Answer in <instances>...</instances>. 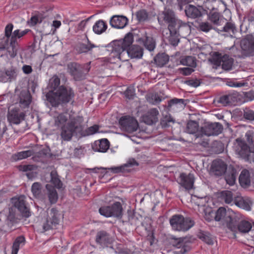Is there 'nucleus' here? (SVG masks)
<instances>
[{"instance_id": "f257e3e1", "label": "nucleus", "mask_w": 254, "mask_h": 254, "mask_svg": "<svg viewBox=\"0 0 254 254\" xmlns=\"http://www.w3.org/2000/svg\"><path fill=\"white\" fill-rule=\"evenodd\" d=\"M133 41V35L130 33H127L124 39L114 41L111 57L123 62L127 61L129 57L131 58H141L143 55V49L141 47L133 45L128 49Z\"/></svg>"}, {"instance_id": "f03ea898", "label": "nucleus", "mask_w": 254, "mask_h": 254, "mask_svg": "<svg viewBox=\"0 0 254 254\" xmlns=\"http://www.w3.org/2000/svg\"><path fill=\"white\" fill-rule=\"evenodd\" d=\"M31 102L30 94L27 91L21 92L19 95V102L8 108L7 118L11 125H19L24 120L26 112L25 109L29 107Z\"/></svg>"}, {"instance_id": "7ed1b4c3", "label": "nucleus", "mask_w": 254, "mask_h": 254, "mask_svg": "<svg viewBox=\"0 0 254 254\" xmlns=\"http://www.w3.org/2000/svg\"><path fill=\"white\" fill-rule=\"evenodd\" d=\"M74 96V92L71 88L62 85L55 91H49L46 97L53 106H58L60 104H73Z\"/></svg>"}, {"instance_id": "20e7f679", "label": "nucleus", "mask_w": 254, "mask_h": 254, "mask_svg": "<svg viewBox=\"0 0 254 254\" xmlns=\"http://www.w3.org/2000/svg\"><path fill=\"white\" fill-rule=\"evenodd\" d=\"M227 227L234 233H240L246 234L249 232L252 228V224L246 220L237 221L236 217L229 216L227 217Z\"/></svg>"}, {"instance_id": "39448f33", "label": "nucleus", "mask_w": 254, "mask_h": 254, "mask_svg": "<svg viewBox=\"0 0 254 254\" xmlns=\"http://www.w3.org/2000/svg\"><path fill=\"white\" fill-rule=\"evenodd\" d=\"M61 214L55 208H52L47 210V216L42 223V232H44L56 227L60 223Z\"/></svg>"}, {"instance_id": "423d86ee", "label": "nucleus", "mask_w": 254, "mask_h": 254, "mask_svg": "<svg viewBox=\"0 0 254 254\" xmlns=\"http://www.w3.org/2000/svg\"><path fill=\"white\" fill-rule=\"evenodd\" d=\"M30 30L25 29L24 30L20 31L19 29L14 30L12 32V34L10 39V44H7V53L6 56L11 58H14L16 55L17 50L19 48L18 40L22 36L26 35Z\"/></svg>"}, {"instance_id": "0eeeda50", "label": "nucleus", "mask_w": 254, "mask_h": 254, "mask_svg": "<svg viewBox=\"0 0 254 254\" xmlns=\"http://www.w3.org/2000/svg\"><path fill=\"white\" fill-rule=\"evenodd\" d=\"M89 70L90 67L88 65L83 66L75 62H70L67 64V72L76 81L84 79Z\"/></svg>"}, {"instance_id": "6e6552de", "label": "nucleus", "mask_w": 254, "mask_h": 254, "mask_svg": "<svg viewBox=\"0 0 254 254\" xmlns=\"http://www.w3.org/2000/svg\"><path fill=\"white\" fill-rule=\"evenodd\" d=\"M170 223L173 229L179 231H187L194 225L190 218H184L182 215H173L170 219Z\"/></svg>"}, {"instance_id": "1a4fd4ad", "label": "nucleus", "mask_w": 254, "mask_h": 254, "mask_svg": "<svg viewBox=\"0 0 254 254\" xmlns=\"http://www.w3.org/2000/svg\"><path fill=\"white\" fill-rule=\"evenodd\" d=\"M54 120L55 126L61 127L63 126L66 125L65 124L66 122V124H71L74 121H76V123L78 122H83L82 117L67 112L59 114L57 116L55 117Z\"/></svg>"}, {"instance_id": "9d476101", "label": "nucleus", "mask_w": 254, "mask_h": 254, "mask_svg": "<svg viewBox=\"0 0 254 254\" xmlns=\"http://www.w3.org/2000/svg\"><path fill=\"white\" fill-rule=\"evenodd\" d=\"M241 54L244 57L254 56V37L247 35L240 41Z\"/></svg>"}, {"instance_id": "9b49d317", "label": "nucleus", "mask_w": 254, "mask_h": 254, "mask_svg": "<svg viewBox=\"0 0 254 254\" xmlns=\"http://www.w3.org/2000/svg\"><path fill=\"white\" fill-rule=\"evenodd\" d=\"M82 122H78L76 123V121H74L71 124H66V125L63 126L61 127L62 138L64 141H69L76 131L81 130Z\"/></svg>"}, {"instance_id": "f8f14e48", "label": "nucleus", "mask_w": 254, "mask_h": 254, "mask_svg": "<svg viewBox=\"0 0 254 254\" xmlns=\"http://www.w3.org/2000/svg\"><path fill=\"white\" fill-rule=\"evenodd\" d=\"M233 149L236 154L239 157L247 159L249 158L250 148L245 141L241 138H237L233 144Z\"/></svg>"}, {"instance_id": "ddd939ff", "label": "nucleus", "mask_w": 254, "mask_h": 254, "mask_svg": "<svg viewBox=\"0 0 254 254\" xmlns=\"http://www.w3.org/2000/svg\"><path fill=\"white\" fill-rule=\"evenodd\" d=\"M171 244L179 251L176 252L178 254H185L190 250V241L187 237L176 238L173 237L171 239Z\"/></svg>"}, {"instance_id": "4468645a", "label": "nucleus", "mask_w": 254, "mask_h": 254, "mask_svg": "<svg viewBox=\"0 0 254 254\" xmlns=\"http://www.w3.org/2000/svg\"><path fill=\"white\" fill-rule=\"evenodd\" d=\"M119 123L121 129L128 133L135 131L138 127L137 121L133 117H123L120 119Z\"/></svg>"}, {"instance_id": "2eb2a0df", "label": "nucleus", "mask_w": 254, "mask_h": 254, "mask_svg": "<svg viewBox=\"0 0 254 254\" xmlns=\"http://www.w3.org/2000/svg\"><path fill=\"white\" fill-rule=\"evenodd\" d=\"M214 30L218 34L225 37H231L237 32V28L235 25L232 23L227 22L225 19V22L222 26L219 27H214Z\"/></svg>"}, {"instance_id": "dca6fc26", "label": "nucleus", "mask_w": 254, "mask_h": 254, "mask_svg": "<svg viewBox=\"0 0 254 254\" xmlns=\"http://www.w3.org/2000/svg\"><path fill=\"white\" fill-rule=\"evenodd\" d=\"M223 129V127L220 123H214L208 124L201 127V135L206 136L217 135Z\"/></svg>"}, {"instance_id": "f3484780", "label": "nucleus", "mask_w": 254, "mask_h": 254, "mask_svg": "<svg viewBox=\"0 0 254 254\" xmlns=\"http://www.w3.org/2000/svg\"><path fill=\"white\" fill-rule=\"evenodd\" d=\"M12 202L14 206L18 209L23 216L28 217L30 216V212L28 207L26 206L25 197L24 195L12 198Z\"/></svg>"}, {"instance_id": "a211bd4d", "label": "nucleus", "mask_w": 254, "mask_h": 254, "mask_svg": "<svg viewBox=\"0 0 254 254\" xmlns=\"http://www.w3.org/2000/svg\"><path fill=\"white\" fill-rule=\"evenodd\" d=\"M227 168V165L223 161L215 160L212 163L210 173L215 176H221L226 172Z\"/></svg>"}, {"instance_id": "6ab92c4d", "label": "nucleus", "mask_w": 254, "mask_h": 254, "mask_svg": "<svg viewBox=\"0 0 254 254\" xmlns=\"http://www.w3.org/2000/svg\"><path fill=\"white\" fill-rule=\"evenodd\" d=\"M194 182V176L193 174H187L183 173L178 178L179 184L186 190H190L193 188Z\"/></svg>"}, {"instance_id": "aec40b11", "label": "nucleus", "mask_w": 254, "mask_h": 254, "mask_svg": "<svg viewBox=\"0 0 254 254\" xmlns=\"http://www.w3.org/2000/svg\"><path fill=\"white\" fill-rule=\"evenodd\" d=\"M109 22L113 28L123 29L128 24V19L124 15H114L110 18Z\"/></svg>"}, {"instance_id": "412c9836", "label": "nucleus", "mask_w": 254, "mask_h": 254, "mask_svg": "<svg viewBox=\"0 0 254 254\" xmlns=\"http://www.w3.org/2000/svg\"><path fill=\"white\" fill-rule=\"evenodd\" d=\"M138 163L133 158H130L126 163L120 166L112 167L107 168L114 173H127L131 170V168L134 166H138Z\"/></svg>"}, {"instance_id": "4be33fe9", "label": "nucleus", "mask_w": 254, "mask_h": 254, "mask_svg": "<svg viewBox=\"0 0 254 254\" xmlns=\"http://www.w3.org/2000/svg\"><path fill=\"white\" fill-rule=\"evenodd\" d=\"M17 75L16 68L11 67L4 70H0V82H8L15 80Z\"/></svg>"}, {"instance_id": "5701e85b", "label": "nucleus", "mask_w": 254, "mask_h": 254, "mask_svg": "<svg viewBox=\"0 0 254 254\" xmlns=\"http://www.w3.org/2000/svg\"><path fill=\"white\" fill-rule=\"evenodd\" d=\"M208 215H211V217H208V215L206 214L205 219L208 221H211L214 218L216 221H222L225 219L226 224H227V217L229 216H226V209L223 207H220L216 211L214 212L212 210H210L208 212Z\"/></svg>"}, {"instance_id": "b1692460", "label": "nucleus", "mask_w": 254, "mask_h": 254, "mask_svg": "<svg viewBox=\"0 0 254 254\" xmlns=\"http://www.w3.org/2000/svg\"><path fill=\"white\" fill-rule=\"evenodd\" d=\"M168 28L170 33H180V30H186L188 32L190 31L189 25L178 19L169 24Z\"/></svg>"}, {"instance_id": "393cba45", "label": "nucleus", "mask_w": 254, "mask_h": 254, "mask_svg": "<svg viewBox=\"0 0 254 254\" xmlns=\"http://www.w3.org/2000/svg\"><path fill=\"white\" fill-rule=\"evenodd\" d=\"M13 25L11 23L7 24L5 28V35L0 41V50L5 49L7 51V44H10V39L12 34Z\"/></svg>"}, {"instance_id": "a878e982", "label": "nucleus", "mask_w": 254, "mask_h": 254, "mask_svg": "<svg viewBox=\"0 0 254 254\" xmlns=\"http://www.w3.org/2000/svg\"><path fill=\"white\" fill-rule=\"evenodd\" d=\"M138 42L143 44L145 48L150 52L153 51L156 47L155 40L150 35H147L146 33L139 38Z\"/></svg>"}, {"instance_id": "bb28decb", "label": "nucleus", "mask_w": 254, "mask_h": 254, "mask_svg": "<svg viewBox=\"0 0 254 254\" xmlns=\"http://www.w3.org/2000/svg\"><path fill=\"white\" fill-rule=\"evenodd\" d=\"M110 142L106 138L95 141L92 144V148L94 151L105 152L109 149Z\"/></svg>"}, {"instance_id": "cd10ccee", "label": "nucleus", "mask_w": 254, "mask_h": 254, "mask_svg": "<svg viewBox=\"0 0 254 254\" xmlns=\"http://www.w3.org/2000/svg\"><path fill=\"white\" fill-rule=\"evenodd\" d=\"M186 100L183 99L173 98L168 102L167 108L169 111H177L183 109L186 105Z\"/></svg>"}, {"instance_id": "c85d7f7f", "label": "nucleus", "mask_w": 254, "mask_h": 254, "mask_svg": "<svg viewBox=\"0 0 254 254\" xmlns=\"http://www.w3.org/2000/svg\"><path fill=\"white\" fill-rule=\"evenodd\" d=\"M158 115L159 111L156 108L151 109L143 117V121L147 125H152L158 121Z\"/></svg>"}, {"instance_id": "c756f323", "label": "nucleus", "mask_w": 254, "mask_h": 254, "mask_svg": "<svg viewBox=\"0 0 254 254\" xmlns=\"http://www.w3.org/2000/svg\"><path fill=\"white\" fill-rule=\"evenodd\" d=\"M208 18L213 24L214 27H219L225 22V18L221 16L219 13L216 12H210L208 15Z\"/></svg>"}, {"instance_id": "7c9ffc66", "label": "nucleus", "mask_w": 254, "mask_h": 254, "mask_svg": "<svg viewBox=\"0 0 254 254\" xmlns=\"http://www.w3.org/2000/svg\"><path fill=\"white\" fill-rule=\"evenodd\" d=\"M240 184L243 188H247L251 185L250 174L248 170H243L239 176Z\"/></svg>"}, {"instance_id": "2f4dec72", "label": "nucleus", "mask_w": 254, "mask_h": 254, "mask_svg": "<svg viewBox=\"0 0 254 254\" xmlns=\"http://www.w3.org/2000/svg\"><path fill=\"white\" fill-rule=\"evenodd\" d=\"M185 13L187 17L196 18L201 16V11L195 6L189 5L185 8Z\"/></svg>"}, {"instance_id": "473e14b6", "label": "nucleus", "mask_w": 254, "mask_h": 254, "mask_svg": "<svg viewBox=\"0 0 254 254\" xmlns=\"http://www.w3.org/2000/svg\"><path fill=\"white\" fill-rule=\"evenodd\" d=\"M108 25L103 20L97 21L93 26V31L96 34H101L107 30Z\"/></svg>"}, {"instance_id": "72a5a7b5", "label": "nucleus", "mask_w": 254, "mask_h": 254, "mask_svg": "<svg viewBox=\"0 0 254 254\" xmlns=\"http://www.w3.org/2000/svg\"><path fill=\"white\" fill-rule=\"evenodd\" d=\"M96 242L103 245H105L110 242V238L109 234L104 231H101L97 233L96 238Z\"/></svg>"}, {"instance_id": "f704fd0d", "label": "nucleus", "mask_w": 254, "mask_h": 254, "mask_svg": "<svg viewBox=\"0 0 254 254\" xmlns=\"http://www.w3.org/2000/svg\"><path fill=\"white\" fill-rule=\"evenodd\" d=\"M110 211L111 213V217H121L122 215L123 208L119 202H116L111 206Z\"/></svg>"}, {"instance_id": "c9c22d12", "label": "nucleus", "mask_w": 254, "mask_h": 254, "mask_svg": "<svg viewBox=\"0 0 254 254\" xmlns=\"http://www.w3.org/2000/svg\"><path fill=\"white\" fill-rule=\"evenodd\" d=\"M48 190V196L50 202L54 204L57 202L58 199V195L57 190L54 187L49 184L46 186Z\"/></svg>"}, {"instance_id": "e433bc0d", "label": "nucleus", "mask_w": 254, "mask_h": 254, "mask_svg": "<svg viewBox=\"0 0 254 254\" xmlns=\"http://www.w3.org/2000/svg\"><path fill=\"white\" fill-rule=\"evenodd\" d=\"M197 236L199 239L208 245H212L214 243V238L207 232L200 231L198 232Z\"/></svg>"}, {"instance_id": "4c0bfd02", "label": "nucleus", "mask_w": 254, "mask_h": 254, "mask_svg": "<svg viewBox=\"0 0 254 254\" xmlns=\"http://www.w3.org/2000/svg\"><path fill=\"white\" fill-rule=\"evenodd\" d=\"M233 59L228 55H224L221 60L222 68L225 70H231L233 64Z\"/></svg>"}, {"instance_id": "58836bf2", "label": "nucleus", "mask_w": 254, "mask_h": 254, "mask_svg": "<svg viewBox=\"0 0 254 254\" xmlns=\"http://www.w3.org/2000/svg\"><path fill=\"white\" fill-rule=\"evenodd\" d=\"M169 56L165 53L158 54L154 59L155 64L158 66L162 67L169 61Z\"/></svg>"}, {"instance_id": "ea45409f", "label": "nucleus", "mask_w": 254, "mask_h": 254, "mask_svg": "<svg viewBox=\"0 0 254 254\" xmlns=\"http://www.w3.org/2000/svg\"><path fill=\"white\" fill-rule=\"evenodd\" d=\"M236 176V170L234 168L229 169L225 176V180L227 183L230 186L233 185L235 183Z\"/></svg>"}, {"instance_id": "a19ab883", "label": "nucleus", "mask_w": 254, "mask_h": 254, "mask_svg": "<svg viewBox=\"0 0 254 254\" xmlns=\"http://www.w3.org/2000/svg\"><path fill=\"white\" fill-rule=\"evenodd\" d=\"M97 47V46L91 43L88 40V44L83 43L79 44L76 47V50L79 53H87L90 51L93 48Z\"/></svg>"}, {"instance_id": "79ce46f5", "label": "nucleus", "mask_w": 254, "mask_h": 254, "mask_svg": "<svg viewBox=\"0 0 254 254\" xmlns=\"http://www.w3.org/2000/svg\"><path fill=\"white\" fill-rule=\"evenodd\" d=\"M146 98L147 101L152 105H157L159 104L161 101V97L156 93H151L148 94Z\"/></svg>"}, {"instance_id": "37998d69", "label": "nucleus", "mask_w": 254, "mask_h": 254, "mask_svg": "<svg viewBox=\"0 0 254 254\" xmlns=\"http://www.w3.org/2000/svg\"><path fill=\"white\" fill-rule=\"evenodd\" d=\"M51 176V182L54 186L55 187L60 189L62 187V183L59 178L57 173L56 171H52L50 174Z\"/></svg>"}, {"instance_id": "c03bdc74", "label": "nucleus", "mask_w": 254, "mask_h": 254, "mask_svg": "<svg viewBox=\"0 0 254 254\" xmlns=\"http://www.w3.org/2000/svg\"><path fill=\"white\" fill-rule=\"evenodd\" d=\"M182 64L194 67L196 65V60L194 57L187 56L182 58L180 61Z\"/></svg>"}, {"instance_id": "a18cd8bd", "label": "nucleus", "mask_w": 254, "mask_h": 254, "mask_svg": "<svg viewBox=\"0 0 254 254\" xmlns=\"http://www.w3.org/2000/svg\"><path fill=\"white\" fill-rule=\"evenodd\" d=\"M198 130V124L195 121L189 122L186 127V131L190 134L196 133Z\"/></svg>"}, {"instance_id": "49530a36", "label": "nucleus", "mask_w": 254, "mask_h": 254, "mask_svg": "<svg viewBox=\"0 0 254 254\" xmlns=\"http://www.w3.org/2000/svg\"><path fill=\"white\" fill-rule=\"evenodd\" d=\"M163 20L168 24L177 19L175 16L173 11L170 10H166L163 12Z\"/></svg>"}, {"instance_id": "de8ad7c7", "label": "nucleus", "mask_w": 254, "mask_h": 254, "mask_svg": "<svg viewBox=\"0 0 254 254\" xmlns=\"http://www.w3.org/2000/svg\"><path fill=\"white\" fill-rule=\"evenodd\" d=\"M25 238L22 236L17 238L14 242L12 248V254H17L20 244L24 243Z\"/></svg>"}, {"instance_id": "09e8293b", "label": "nucleus", "mask_w": 254, "mask_h": 254, "mask_svg": "<svg viewBox=\"0 0 254 254\" xmlns=\"http://www.w3.org/2000/svg\"><path fill=\"white\" fill-rule=\"evenodd\" d=\"M60 79L57 76L55 75L52 77L49 81V86L53 90L51 91H56L60 86Z\"/></svg>"}, {"instance_id": "8fccbe9b", "label": "nucleus", "mask_w": 254, "mask_h": 254, "mask_svg": "<svg viewBox=\"0 0 254 254\" xmlns=\"http://www.w3.org/2000/svg\"><path fill=\"white\" fill-rule=\"evenodd\" d=\"M180 33H170V35L168 37L169 42L174 46H176L180 42Z\"/></svg>"}, {"instance_id": "3c124183", "label": "nucleus", "mask_w": 254, "mask_h": 254, "mask_svg": "<svg viewBox=\"0 0 254 254\" xmlns=\"http://www.w3.org/2000/svg\"><path fill=\"white\" fill-rule=\"evenodd\" d=\"M42 186L39 183H34L31 187V191L35 197H39L41 192Z\"/></svg>"}, {"instance_id": "603ef678", "label": "nucleus", "mask_w": 254, "mask_h": 254, "mask_svg": "<svg viewBox=\"0 0 254 254\" xmlns=\"http://www.w3.org/2000/svg\"><path fill=\"white\" fill-rule=\"evenodd\" d=\"M34 152L32 150H28L19 152L15 154V157L17 160H21L33 155Z\"/></svg>"}, {"instance_id": "864d4df0", "label": "nucleus", "mask_w": 254, "mask_h": 254, "mask_svg": "<svg viewBox=\"0 0 254 254\" xmlns=\"http://www.w3.org/2000/svg\"><path fill=\"white\" fill-rule=\"evenodd\" d=\"M137 20L140 22H144L148 19V14L146 10L142 9L137 11L136 13Z\"/></svg>"}, {"instance_id": "5fc2aeb1", "label": "nucleus", "mask_w": 254, "mask_h": 254, "mask_svg": "<svg viewBox=\"0 0 254 254\" xmlns=\"http://www.w3.org/2000/svg\"><path fill=\"white\" fill-rule=\"evenodd\" d=\"M214 27L207 21L200 22L199 24V29L200 30L204 32H208L211 29H214Z\"/></svg>"}, {"instance_id": "6e6d98bb", "label": "nucleus", "mask_w": 254, "mask_h": 254, "mask_svg": "<svg viewBox=\"0 0 254 254\" xmlns=\"http://www.w3.org/2000/svg\"><path fill=\"white\" fill-rule=\"evenodd\" d=\"M232 96L230 95H224L220 96L217 100V102L223 106H226L231 103L230 99Z\"/></svg>"}, {"instance_id": "4d7b16f0", "label": "nucleus", "mask_w": 254, "mask_h": 254, "mask_svg": "<svg viewBox=\"0 0 254 254\" xmlns=\"http://www.w3.org/2000/svg\"><path fill=\"white\" fill-rule=\"evenodd\" d=\"M244 118L249 121H254V111L249 108H245L243 112Z\"/></svg>"}, {"instance_id": "13d9d810", "label": "nucleus", "mask_w": 254, "mask_h": 254, "mask_svg": "<svg viewBox=\"0 0 254 254\" xmlns=\"http://www.w3.org/2000/svg\"><path fill=\"white\" fill-rule=\"evenodd\" d=\"M110 209V207L109 206H103L99 208V212L101 215L106 217H111V213Z\"/></svg>"}, {"instance_id": "bf43d9fd", "label": "nucleus", "mask_w": 254, "mask_h": 254, "mask_svg": "<svg viewBox=\"0 0 254 254\" xmlns=\"http://www.w3.org/2000/svg\"><path fill=\"white\" fill-rule=\"evenodd\" d=\"M215 2V0H204L201 6L204 9L212 10L214 8L213 3Z\"/></svg>"}, {"instance_id": "052dcab7", "label": "nucleus", "mask_w": 254, "mask_h": 254, "mask_svg": "<svg viewBox=\"0 0 254 254\" xmlns=\"http://www.w3.org/2000/svg\"><path fill=\"white\" fill-rule=\"evenodd\" d=\"M223 196L225 201L227 203H230L233 200V194L231 191H225L223 192Z\"/></svg>"}, {"instance_id": "680f3d73", "label": "nucleus", "mask_w": 254, "mask_h": 254, "mask_svg": "<svg viewBox=\"0 0 254 254\" xmlns=\"http://www.w3.org/2000/svg\"><path fill=\"white\" fill-rule=\"evenodd\" d=\"M98 130L99 126L95 125L87 128L85 130V132L87 135H90L98 132Z\"/></svg>"}, {"instance_id": "e2e57ef3", "label": "nucleus", "mask_w": 254, "mask_h": 254, "mask_svg": "<svg viewBox=\"0 0 254 254\" xmlns=\"http://www.w3.org/2000/svg\"><path fill=\"white\" fill-rule=\"evenodd\" d=\"M171 122H174L173 118L170 116H166L162 119L161 124L162 126L167 127L169 126Z\"/></svg>"}, {"instance_id": "0e129e2a", "label": "nucleus", "mask_w": 254, "mask_h": 254, "mask_svg": "<svg viewBox=\"0 0 254 254\" xmlns=\"http://www.w3.org/2000/svg\"><path fill=\"white\" fill-rule=\"evenodd\" d=\"M245 137L247 142L251 144L254 138V132L251 130L247 131L245 133Z\"/></svg>"}, {"instance_id": "69168bd1", "label": "nucleus", "mask_w": 254, "mask_h": 254, "mask_svg": "<svg viewBox=\"0 0 254 254\" xmlns=\"http://www.w3.org/2000/svg\"><path fill=\"white\" fill-rule=\"evenodd\" d=\"M125 95L127 98L132 99L134 95V89L132 87H128L125 92Z\"/></svg>"}, {"instance_id": "338daca9", "label": "nucleus", "mask_w": 254, "mask_h": 254, "mask_svg": "<svg viewBox=\"0 0 254 254\" xmlns=\"http://www.w3.org/2000/svg\"><path fill=\"white\" fill-rule=\"evenodd\" d=\"M186 83L188 84V85L194 87H197L198 86L200 85V82L199 80L195 79H190L187 80L186 81Z\"/></svg>"}, {"instance_id": "774afa93", "label": "nucleus", "mask_w": 254, "mask_h": 254, "mask_svg": "<svg viewBox=\"0 0 254 254\" xmlns=\"http://www.w3.org/2000/svg\"><path fill=\"white\" fill-rule=\"evenodd\" d=\"M180 72L184 75L190 74L194 70L191 67H184L179 68Z\"/></svg>"}]
</instances>
